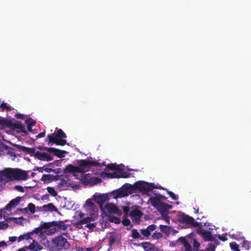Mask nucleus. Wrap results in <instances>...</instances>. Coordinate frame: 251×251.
I'll return each mask as SVG.
<instances>
[{
	"mask_svg": "<svg viewBox=\"0 0 251 251\" xmlns=\"http://www.w3.org/2000/svg\"><path fill=\"white\" fill-rule=\"evenodd\" d=\"M13 181V168H7L0 171V190L6 183Z\"/></svg>",
	"mask_w": 251,
	"mask_h": 251,
	"instance_id": "obj_3",
	"label": "nucleus"
},
{
	"mask_svg": "<svg viewBox=\"0 0 251 251\" xmlns=\"http://www.w3.org/2000/svg\"><path fill=\"white\" fill-rule=\"evenodd\" d=\"M115 177H128V176L127 175H125L124 174H122L121 175V176H115Z\"/></svg>",
	"mask_w": 251,
	"mask_h": 251,
	"instance_id": "obj_45",
	"label": "nucleus"
},
{
	"mask_svg": "<svg viewBox=\"0 0 251 251\" xmlns=\"http://www.w3.org/2000/svg\"><path fill=\"white\" fill-rule=\"evenodd\" d=\"M199 245H200V244H199V243L198 242H197L196 241H194V248L196 250H197V249L198 248Z\"/></svg>",
	"mask_w": 251,
	"mask_h": 251,
	"instance_id": "obj_41",
	"label": "nucleus"
},
{
	"mask_svg": "<svg viewBox=\"0 0 251 251\" xmlns=\"http://www.w3.org/2000/svg\"><path fill=\"white\" fill-rule=\"evenodd\" d=\"M185 251H191V245L187 242L185 241L184 243Z\"/></svg>",
	"mask_w": 251,
	"mask_h": 251,
	"instance_id": "obj_30",
	"label": "nucleus"
},
{
	"mask_svg": "<svg viewBox=\"0 0 251 251\" xmlns=\"http://www.w3.org/2000/svg\"><path fill=\"white\" fill-rule=\"evenodd\" d=\"M87 250H88V251H91V249H87Z\"/></svg>",
	"mask_w": 251,
	"mask_h": 251,
	"instance_id": "obj_55",
	"label": "nucleus"
},
{
	"mask_svg": "<svg viewBox=\"0 0 251 251\" xmlns=\"http://www.w3.org/2000/svg\"><path fill=\"white\" fill-rule=\"evenodd\" d=\"M180 221L189 225H193L194 223V219L187 215H183L180 218Z\"/></svg>",
	"mask_w": 251,
	"mask_h": 251,
	"instance_id": "obj_17",
	"label": "nucleus"
},
{
	"mask_svg": "<svg viewBox=\"0 0 251 251\" xmlns=\"http://www.w3.org/2000/svg\"><path fill=\"white\" fill-rule=\"evenodd\" d=\"M26 249H29L33 251H38L42 250L43 247L41 245L34 241L32 244H30L28 247H26Z\"/></svg>",
	"mask_w": 251,
	"mask_h": 251,
	"instance_id": "obj_18",
	"label": "nucleus"
},
{
	"mask_svg": "<svg viewBox=\"0 0 251 251\" xmlns=\"http://www.w3.org/2000/svg\"><path fill=\"white\" fill-rule=\"evenodd\" d=\"M58 228L60 230H66L67 228V226L66 225H65L63 222H60L57 225Z\"/></svg>",
	"mask_w": 251,
	"mask_h": 251,
	"instance_id": "obj_28",
	"label": "nucleus"
},
{
	"mask_svg": "<svg viewBox=\"0 0 251 251\" xmlns=\"http://www.w3.org/2000/svg\"><path fill=\"white\" fill-rule=\"evenodd\" d=\"M152 237L154 239H159L162 237V234L160 232L155 231L152 235Z\"/></svg>",
	"mask_w": 251,
	"mask_h": 251,
	"instance_id": "obj_29",
	"label": "nucleus"
},
{
	"mask_svg": "<svg viewBox=\"0 0 251 251\" xmlns=\"http://www.w3.org/2000/svg\"><path fill=\"white\" fill-rule=\"evenodd\" d=\"M24 239L23 235H21L18 238V241L20 242Z\"/></svg>",
	"mask_w": 251,
	"mask_h": 251,
	"instance_id": "obj_46",
	"label": "nucleus"
},
{
	"mask_svg": "<svg viewBox=\"0 0 251 251\" xmlns=\"http://www.w3.org/2000/svg\"><path fill=\"white\" fill-rule=\"evenodd\" d=\"M15 189L17 190L18 191L23 192H24V188L22 186L20 185H16L14 187Z\"/></svg>",
	"mask_w": 251,
	"mask_h": 251,
	"instance_id": "obj_32",
	"label": "nucleus"
},
{
	"mask_svg": "<svg viewBox=\"0 0 251 251\" xmlns=\"http://www.w3.org/2000/svg\"><path fill=\"white\" fill-rule=\"evenodd\" d=\"M123 223L124 225L125 226H128L130 224V221L127 219L124 220L123 221Z\"/></svg>",
	"mask_w": 251,
	"mask_h": 251,
	"instance_id": "obj_39",
	"label": "nucleus"
},
{
	"mask_svg": "<svg viewBox=\"0 0 251 251\" xmlns=\"http://www.w3.org/2000/svg\"><path fill=\"white\" fill-rule=\"evenodd\" d=\"M30 153L33 154L36 158L40 160L49 161L52 160L51 157L48 153L41 151H37L34 149H30Z\"/></svg>",
	"mask_w": 251,
	"mask_h": 251,
	"instance_id": "obj_8",
	"label": "nucleus"
},
{
	"mask_svg": "<svg viewBox=\"0 0 251 251\" xmlns=\"http://www.w3.org/2000/svg\"><path fill=\"white\" fill-rule=\"evenodd\" d=\"M39 210L44 212H55L59 213V211L57 207L52 203H49L47 204L44 205L39 207Z\"/></svg>",
	"mask_w": 251,
	"mask_h": 251,
	"instance_id": "obj_11",
	"label": "nucleus"
},
{
	"mask_svg": "<svg viewBox=\"0 0 251 251\" xmlns=\"http://www.w3.org/2000/svg\"><path fill=\"white\" fill-rule=\"evenodd\" d=\"M17 237L16 236H12L9 237V241L10 244H12V243L15 242L17 240Z\"/></svg>",
	"mask_w": 251,
	"mask_h": 251,
	"instance_id": "obj_35",
	"label": "nucleus"
},
{
	"mask_svg": "<svg viewBox=\"0 0 251 251\" xmlns=\"http://www.w3.org/2000/svg\"><path fill=\"white\" fill-rule=\"evenodd\" d=\"M202 235L207 239L209 240L210 237V234L209 232L204 231L202 232Z\"/></svg>",
	"mask_w": 251,
	"mask_h": 251,
	"instance_id": "obj_33",
	"label": "nucleus"
},
{
	"mask_svg": "<svg viewBox=\"0 0 251 251\" xmlns=\"http://www.w3.org/2000/svg\"><path fill=\"white\" fill-rule=\"evenodd\" d=\"M26 247L20 248L17 251H26Z\"/></svg>",
	"mask_w": 251,
	"mask_h": 251,
	"instance_id": "obj_47",
	"label": "nucleus"
},
{
	"mask_svg": "<svg viewBox=\"0 0 251 251\" xmlns=\"http://www.w3.org/2000/svg\"><path fill=\"white\" fill-rule=\"evenodd\" d=\"M66 135L65 133L61 130L58 129L55 135L53 134L49 135L48 138L49 139V143H53L57 145L63 146L66 144V141L64 139H59L66 138Z\"/></svg>",
	"mask_w": 251,
	"mask_h": 251,
	"instance_id": "obj_4",
	"label": "nucleus"
},
{
	"mask_svg": "<svg viewBox=\"0 0 251 251\" xmlns=\"http://www.w3.org/2000/svg\"><path fill=\"white\" fill-rule=\"evenodd\" d=\"M137 187H138L140 189H142V187L141 186L140 183H137L136 184Z\"/></svg>",
	"mask_w": 251,
	"mask_h": 251,
	"instance_id": "obj_48",
	"label": "nucleus"
},
{
	"mask_svg": "<svg viewBox=\"0 0 251 251\" xmlns=\"http://www.w3.org/2000/svg\"><path fill=\"white\" fill-rule=\"evenodd\" d=\"M142 215L141 211L137 209L131 211L129 214L131 219L135 223H138L139 222Z\"/></svg>",
	"mask_w": 251,
	"mask_h": 251,
	"instance_id": "obj_13",
	"label": "nucleus"
},
{
	"mask_svg": "<svg viewBox=\"0 0 251 251\" xmlns=\"http://www.w3.org/2000/svg\"><path fill=\"white\" fill-rule=\"evenodd\" d=\"M52 176L50 175H44L41 180L45 182H49L51 180Z\"/></svg>",
	"mask_w": 251,
	"mask_h": 251,
	"instance_id": "obj_24",
	"label": "nucleus"
},
{
	"mask_svg": "<svg viewBox=\"0 0 251 251\" xmlns=\"http://www.w3.org/2000/svg\"><path fill=\"white\" fill-rule=\"evenodd\" d=\"M160 229L162 231L168 234H170L172 232V231H174V230L172 228L167 226V225H160Z\"/></svg>",
	"mask_w": 251,
	"mask_h": 251,
	"instance_id": "obj_21",
	"label": "nucleus"
},
{
	"mask_svg": "<svg viewBox=\"0 0 251 251\" xmlns=\"http://www.w3.org/2000/svg\"><path fill=\"white\" fill-rule=\"evenodd\" d=\"M93 198L95 201L99 204L100 209L101 207H104V203L109 200L108 195L106 194H95Z\"/></svg>",
	"mask_w": 251,
	"mask_h": 251,
	"instance_id": "obj_9",
	"label": "nucleus"
},
{
	"mask_svg": "<svg viewBox=\"0 0 251 251\" xmlns=\"http://www.w3.org/2000/svg\"><path fill=\"white\" fill-rule=\"evenodd\" d=\"M169 195L173 199V200H177L178 199V196L176 195L174 193H173V192H169Z\"/></svg>",
	"mask_w": 251,
	"mask_h": 251,
	"instance_id": "obj_34",
	"label": "nucleus"
},
{
	"mask_svg": "<svg viewBox=\"0 0 251 251\" xmlns=\"http://www.w3.org/2000/svg\"><path fill=\"white\" fill-rule=\"evenodd\" d=\"M149 201L153 206L159 210H161L165 208V204L162 202L157 197L151 198Z\"/></svg>",
	"mask_w": 251,
	"mask_h": 251,
	"instance_id": "obj_10",
	"label": "nucleus"
},
{
	"mask_svg": "<svg viewBox=\"0 0 251 251\" xmlns=\"http://www.w3.org/2000/svg\"><path fill=\"white\" fill-rule=\"evenodd\" d=\"M109 219L110 222H113L115 224H119L121 221L119 218L113 216H109Z\"/></svg>",
	"mask_w": 251,
	"mask_h": 251,
	"instance_id": "obj_27",
	"label": "nucleus"
},
{
	"mask_svg": "<svg viewBox=\"0 0 251 251\" xmlns=\"http://www.w3.org/2000/svg\"><path fill=\"white\" fill-rule=\"evenodd\" d=\"M45 171H46L47 172H50L51 171V169L46 168V169H45Z\"/></svg>",
	"mask_w": 251,
	"mask_h": 251,
	"instance_id": "obj_50",
	"label": "nucleus"
},
{
	"mask_svg": "<svg viewBox=\"0 0 251 251\" xmlns=\"http://www.w3.org/2000/svg\"><path fill=\"white\" fill-rule=\"evenodd\" d=\"M131 236L135 240H143L141 233L137 229H133L131 230Z\"/></svg>",
	"mask_w": 251,
	"mask_h": 251,
	"instance_id": "obj_19",
	"label": "nucleus"
},
{
	"mask_svg": "<svg viewBox=\"0 0 251 251\" xmlns=\"http://www.w3.org/2000/svg\"><path fill=\"white\" fill-rule=\"evenodd\" d=\"M28 129L29 130H31V127L30 126H28Z\"/></svg>",
	"mask_w": 251,
	"mask_h": 251,
	"instance_id": "obj_53",
	"label": "nucleus"
},
{
	"mask_svg": "<svg viewBox=\"0 0 251 251\" xmlns=\"http://www.w3.org/2000/svg\"><path fill=\"white\" fill-rule=\"evenodd\" d=\"M19 219H23V217H20Z\"/></svg>",
	"mask_w": 251,
	"mask_h": 251,
	"instance_id": "obj_54",
	"label": "nucleus"
},
{
	"mask_svg": "<svg viewBox=\"0 0 251 251\" xmlns=\"http://www.w3.org/2000/svg\"><path fill=\"white\" fill-rule=\"evenodd\" d=\"M87 226L90 229H93L95 227V226L94 224H89L87 225Z\"/></svg>",
	"mask_w": 251,
	"mask_h": 251,
	"instance_id": "obj_43",
	"label": "nucleus"
},
{
	"mask_svg": "<svg viewBox=\"0 0 251 251\" xmlns=\"http://www.w3.org/2000/svg\"><path fill=\"white\" fill-rule=\"evenodd\" d=\"M84 216V214L82 213V212H80L79 213V217L80 218H82Z\"/></svg>",
	"mask_w": 251,
	"mask_h": 251,
	"instance_id": "obj_49",
	"label": "nucleus"
},
{
	"mask_svg": "<svg viewBox=\"0 0 251 251\" xmlns=\"http://www.w3.org/2000/svg\"><path fill=\"white\" fill-rule=\"evenodd\" d=\"M20 211L21 212H22L23 213H26L28 212V209L27 207H26V208H23V209H21Z\"/></svg>",
	"mask_w": 251,
	"mask_h": 251,
	"instance_id": "obj_40",
	"label": "nucleus"
},
{
	"mask_svg": "<svg viewBox=\"0 0 251 251\" xmlns=\"http://www.w3.org/2000/svg\"><path fill=\"white\" fill-rule=\"evenodd\" d=\"M86 212L87 217L81 222L82 224H86L91 221H95L98 216V208L91 199L87 200L83 206Z\"/></svg>",
	"mask_w": 251,
	"mask_h": 251,
	"instance_id": "obj_2",
	"label": "nucleus"
},
{
	"mask_svg": "<svg viewBox=\"0 0 251 251\" xmlns=\"http://www.w3.org/2000/svg\"><path fill=\"white\" fill-rule=\"evenodd\" d=\"M52 242L58 250L68 249L70 247V244L67 239L62 236H58L52 240Z\"/></svg>",
	"mask_w": 251,
	"mask_h": 251,
	"instance_id": "obj_5",
	"label": "nucleus"
},
{
	"mask_svg": "<svg viewBox=\"0 0 251 251\" xmlns=\"http://www.w3.org/2000/svg\"><path fill=\"white\" fill-rule=\"evenodd\" d=\"M2 216V211H0V218H1Z\"/></svg>",
	"mask_w": 251,
	"mask_h": 251,
	"instance_id": "obj_51",
	"label": "nucleus"
},
{
	"mask_svg": "<svg viewBox=\"0 0 251 251\" xmlns=\"http://www.w3.org/2000/svg\"><path fill=\"white\" fill-rule=\"evenodd\" d=\"M8 224L4 222H0V229H5L8 227Z\"/></svg>",
	"mask_w": 251,
	"mask_h": 251,
	"instance_id": "obj_31",
	"label": "nucleus"
},
{
	"mask_svg": "<svg viewBox=\"0 0 251 251\" xmlns=\"http://www.w3.org/2000/svg\"><path fill=\"white\" fill-rule=\"evenodd\" d=\"M101 210L105 214L113 213L118 215H120L122 214V211H120L115 204L112 203L105 204L104 205V207H101Z\"/></svg>",
	"mask_w": 251,
	"mask_h": 251,
	"instance_id": "obj_7",
	"label": "nucleus"
},
{
	"mask_svg": "<svg viewBox=\"0 0 251 251\" xmlns=\"http://www.w3.org/2000/svg\"><path fill=\"white\" fill-rule=\"evenodd\" d=\"M156 228V226L154 225H151L149 226L146 229H141L140 230V233H141L142 237L143 240L149 237L151 233Z\"/></svg>",
	"mask_w": 251,
	"mask_h": 251,
	"instance_id": "obj_12",
	"label": "nucleus"
},
{
	"mask_svg": "<svg viewBox=\"0 0 251 251\" xmlns=\"http://www.w3.org/2000/svg\"><path fill=\"white\" fill-rule=\"evenodd\" d=\"M44 150L47 151L48 152L53 153L54 155L60 157L63 156V154L65 152V151H63L53 148L46 147L44 148Z\"/></svg>",
	"mask_w": 251,
	"mask_h": 251,
	"instance_id": "obj_15",
	"label": "nucleus"
},
{
	"mask_svg": "<svg viewBox=\"0 0 251 251\" xmlns=\"http://www.w3.org/2000/svg\"><path fill=\"white\" fill-rule=\"evenodd\" d=\"M41 200L43 201L47 200L49 201V197L48 195H45L42 196Z\"/></svg>",
	"mask_w": 251,
	"mask_h": 251,
	"instance_id": "obj_38",
	"label": "nucleus"
},
{
	"mask_svg": "<svg viewBox=\"0 0 251 251\" xmlns=\"http://www.w3.org/2000/svg\"><path fill=\"white\" fill-rule=\"evenodd\" d=\"M128 195V192L127 190L123 188L122 189L119 190L116 192H114L112 194L113 197L115 199H118L119 198L124 197Z\"/></svg>",
	"mask_w": 251,
	"mask_h": 251,
	"instance_id": "obj_14",
	"label": "nucleus"
},
{
	"mask_svg": "<svg viewBox=\"0 0 251 251\" xmlns=\"http://www.w3.org/2000/svg\"><path fill=\"white\" fill-rule=\"evenodd\" d=\"M14 180H26L28 178V172L18 168H13Z\"/></svg>",
	"mask_w": 251,
	"mask_h": 251,
	"instance_id": "obj_6",
	"label": "nucleus"
},
{
	"mask_svg": "<svg viewBox=\"0 0 251 251\" xmlns=\"http://www.w3.org/2000/svg\"><path fill=\"white\" fill-rule=\"evenodd\" d=\"M0 108L2 110H6L8 111L11 110L12 108L10 106L6 103L2 102L0 103Z\"/></svg>",
	"mask_w": 251,
	"mask_h": 251,
	"instance_id": "obj_23",
	"label": "nucleus"
},
{
	"mask_svg": "<svg viewBox=\"0 0 251 251\" xmlns=\"http://www.w3.org/2000/svg\"><path fill=\"white\" fill-rule=\"evenodd\" d=\"M27 208L28 211L30 212L31 214H34L35 212V205L32 203H29L28 204Z\"/></svg>",
	"mask_w": 251,
	"mask_h": 251,
	"instance_id": "obj_25",
	"label": "nucleus"
},
{
	"mask_svg": "<svg viewBox=\"0 0 251 251\" xmlns=\"http://www.w3.org/2000/svg\"><path fill=\"white\" fill-rule=\"evenodd\" d=\"M45 135V132H41L38 135H37V137L38 138H41V137H44Z\"/></svg>",
	"mask_w": 251,
	"mask_h": 251,
	"instance_id": "obj_42",
	"label": "nucleus"
},
{
	"mask_svg": "<svg viewBox=\"0 0 251 251\" xmlns=\"http://www.w3.org/2000/svg\"><path fill=\"white\" fill-rule=\"evenodd\" d=\"M9 244L3 241L0 242V247H7Z\"/></svg>",
	"mask_w": 251,
	"mask_h": 251,
	"instance_id": "obj_37",
	"label": "nucleus"
},
{
	"mask_svg": "<svg viewBox=\"0 0 251 251\" xmlns=\"http://www.w3.org/2000/svg\"><path fill=\"white\" fill-rule=\"evenodd\" d=\"M62 234H63V235H66L67 233H66V232H62Z\"/></svg>",
	"mask_w": 251,
	"mask_h": 251,
	"instance_id": "obj_52",
	"label": "nucleus"
},
{
	"mask_svg": "<svg viewBox=\"0 0 251 251\" xmlns=\"http://www.w3.org/2000/svg\"><path fill=\"white\" fill-rule=\"evenodd\" d=\"M164 219L167 224H169V218L168 217H164Z\"/></svg>",
	"mask_w": 251,
	"mask_h": 251,
	"instance_id": "obj_44",
	"label": "nucleus"
},
{
	"mask_svg": "<svg viewBox=\"0 0 251 251\" xmlns=\"http://www.w3.org/2000/svg\"><path fill=\"white\" fill-rule=\"evenodd\" d=\"M21 197H18L12 200L5 207V209L9 210L16 206L20 202Z\"/></svg>",
	"mask_w": 251,
	"mask_h": 251,
	"instance_id": "obj_16",
	"label": "nucleus"
},
{
	"mask_svg": "<svg viewBox=\"0 0 251 251\" xmlns=\"http://www.w3.org/2000/svg\"><path fill=\"white\" fill-rule=\"evenodd\" d=\"M100 166V165L97 162L89 159L81 160L79 161L78 167L69 165L66 169L67 171L73 173L74 176L80 180L83 181L84 183L97 184L100 181V179L93 176L92 174H86V173L91 169L92 167L99 168Z\"/></svg>",
	"mask_w": 251,
	"mask_h": 251,
	"instance_id": "obj_1",
	"label": "nucleus"
},
{
	"mask_svg": "<svg viewBox=\"0 0 251 251\" xmlns=\"http://www.w3.org/2000/svg\"><path fill=\"white\" fill-rule=\"evenodd\" d=\"M48 192L52 196L55 197L57 195V192L53 187H48L47 188Z\"/></svg>",
	"mask_w": 251,
	"mask_h": 251,
	"instance_id": "obj_22",
	"label": "nucleus"
},
{
	"mask_svg": "<svg viewBox=\"0 0 251 251\" xmlns=\"http://www.w3.org/2000/svg\"><path fill=\"white\" fill-rule=\"evenodd\" d=\"M15 128L17 129V131L20 133H25L26 131L25 126L23 125L18 122L15 124Z\"/></svg>",
	"mask_w": 251,
	"mask_h": 251,
	"instance_id": "obj_20",
	"label": "nucleus"
},
{
	"mask_svg": "<svg viewBox=\"0 0 251 251\" xmlns=\"http://www.w3.org/2000/svg\"><path fill=\"white\" fill-rule=\"evenodd\" d=\"M27 125L30 126H34L36 122L33 120H28L27 121Z\"/></svg>",
	"mask_w": 251,
	"mask_h": 251,
	"instance_id": "obj_36",
	"label": "nucleus"
},
{
	"mask_svg": "<svg viewBox=\"0 0 251 251\" xmlns=\"http://www.w3.org/2000/svg\"><path fill=\"white\" fill-rule=\"evenodd\" d=\"M230 247L231 250L234 251H240L239 249V246L235 242H232L230 243Z\"/></svg>",
	"mask_w": 251,
	"mask_h": 251,
	"instance_id": "obj_26",
	"label": "nucleus"
}]
</instances>
